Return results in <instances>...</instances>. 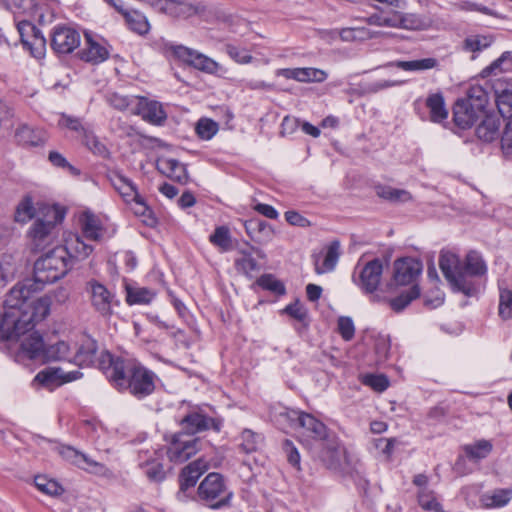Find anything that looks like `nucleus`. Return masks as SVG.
I'll use <instances>...</instances> for the list:
<instances>
[{
  "label": "nucleus",
  "instance_id": "nucleus-57",
  "mask_svg": "<svg viewBox=\"0 0 512 512\" xmlns=\"http://www.w3.org/2000/svg\"><path fill=\"white\" fill-rule=\"evenodd\" d=\"M257 284L268 291H271L277 295H283L285 294V286L284 284L277 280L273 275L271 274H265L262 275L257 280Z\"/></svg>",
  "mask_w": 512,
  "mask_h": 512
},
{
  "label": "nucleus",
  "instance_id": "nucleus-14",
  "mask_svg": "<svg viewBox=\"0 0 512 512\" xmlns=\"http://www.w3.org/2000/svg\"><path fill=\"white\" fill-rule=\"evenodd\" d=\"M180 426L184 434L194 436L196 433L210 429L219 432L222 421L219 418L206 415L201 410H192L180 420Z\"/></svg>",
  "mask_w": 512,
  "mask_h": 512
},
{
  "label": "nucleus",
  "instance_id": "nucleus-54",
  "mask_svg": "<svg viewBox=\"0 0 512 512\" xmlns=\"http://www.w3.org/2000/svg\"><path fill=\"white\" fill-rule=\"evenodd\" d=\"M496 105L503 119L512 117V91L503 90L496 96Z\"/></svg>",
  "mask_w": 512,
  "mask_h": 512
},
{
  "label": "nucleus",
  "instance_id": "nucleus-35",
  "mask_svg": "<svg viewBox=\"0 0 512 512\" xmlns=\"http://www.w3.org/2000/svg\"><path fill=\"white\" fill-rule=\"evenodd\" d=\"M126 301L129 305L149 304L156 296V293L145 287H127Z\"/></svg>",
  "mask_w": 512,
  "mask_h": 512
},
{
  "label": "nucleus",
  "instance_id": "nucleus-8",
  "mask_svg": "<svg viewBox=\"0 0 512 512\" xmlns=\"http://www.w3.org/2000/svg\"><path fill=\"white\" fill-rule=\"evenodd\" d=\"M85 292L92 309L104 319H109L114 313V307L119 305L115 294L98 280L87 281Z\"/></svg>",
  "mask_w": 512,
  "mask_h": 512
},
{
  "label": "nucleus",
  "instance_id": "nucleus-48",
  "mask_svg": "<svg viewBox=\"0 0 512 512\" xmlns=\"http://www.w3.org/2000/svg\"><path fill=\"white\" fill-rule=\"evenodd\" d=\"M499 291V316L503 320H509L512 318V290L500 286Z\"/></svg>",
  "mask_w": 512,
  "mask_h": 512
},
{
  "label": "nucleus",
  "instance_id": "nucleus-22",
  "mask_svg": "<svg viewBox=\"0 0 512 512\" xmlns=\"http://www.w3.org/2000/svg\"><path fill=\"white\" fill-rule=\"evenodd\" d=\"M44 349L45 346L42 336L34 331L21 342L17 360L20 361L27 358L30 360L43 361Z\"/></svg>",
  "mask_w": 512,
  "mask_h": 512
},
{
  "label": "nucleus",
  "instance_id": "nucleus-33",
  "mask_svg": "<svg viewBox=\"0 0 512 512\" xmlns=\"http://www.w3.org/2000/svg\"><path fill=\"white\" fill-rule=\"evenodd\" d=\"M378 197L392 203H405L411 200V194L407 190L398 189L387 185H378L375 187Z\"/></svg>",
  "mask_w": 512,
  "mask_h": 512
},
{
  "label": "nucleus",
  "instance_id": "nucleus-59",
  "mask_svg": "<svg viewBox=\"0 0 512 512\" xmlns=\"http://www.w3.org/2000/svg\"><path fill=\"white\" fill-rule=\"evenodd\" d=\"M235 266L238 271L250 277L252 272L259 270L257 261L250 254L245 252H243L241 258L236 259Z\"/></svg>",
  "mask_w": 512,
  "mask_h": 512
},
{
  "label": "nucleus",
  "instance_id": "nucleus-18",
  "mask_svg": "<svg viewBox=\"0 0 512 512\" xmlns=\"http://www.w3.org/2000/svg\"><path fill=\"white\" fill-rule=\"evenodd\" d=\"M82 376L79 371L64 372L61 368L48 367L36 374L33 382L40 386L53 389L64 383L79 379Z\"/></svg>",
  "mask_w": 512,
  "mask_h": 512
},
{
  "label": "nucleus",
  "instance_id": "nucleus-63",
  "mask_svg": "<svg viewBox=\"0 0 512 512\" xmlns=\"http://www.w3.org/2000/svg\"><path fill=\"white\" fill-rule=\"evenodd\" d=\"M60 454L64 459L71 461L79 468L84 467V460L87 456L86 454H83L70 446L62 447L60 449Z\"/></svg>",
  "mask_w": 512,
  "mask_h": 512
},
{
  "label": "nucleus",
  "instance_id": "nucleus-61",
  "mask_svg": "<svg viewBox=\"0 0 512 512\" xmlns=\"http://www.w3.org/2000/svg\"><path fill=\"white\" fill-rule=\"evenodd\" d=\"M338 332L345 341H350L355 334V326L352 318L341 316L338 318Z\"/></svg>",
  "mask_w": 512,
  "mask_h": 512
},
{
  "label": "nucleus",
  "instance_id": "nucleus-38",
  "mask_svg": "<svg viewBox=\"0 0 512 512\" xmlns=\"http://www.w3.org/2000/svg\"><path fill=\"white\" fill-rule=\"evenodd\" d=\"M58 126L60 128H66L70 131H73L77 134L81 140L85 137V135L91 129L89 126H86L82 123V120L78 117H74L65 113L60 114V118L58 120Z\"/></svg>",
  "mask_w": 512,
  "mask_h": 512
},
{
  "label": "nucleus",
  "instance_id": "nucleus-6",
  "mask_svg": "<svg viewBox=\"0 0 512 512\" xmlns=\"http://www.w3.org/2000/svg\"><path fill=\"white\" fill-rule=\"evenodd\" d=\"M166 57L174 58L205 73L214 74L219 64L212 58L184 45L164 41L161 46Z\"/></svg>",
  "mask_w": 512,
  "mask_h": 512
},
{
  "label": "nucleus",
  "instance_id": "nucleus-17",
  "mask_svg": "<svg viewBox=\"0 0 512 512\" xmlns=\"http://www.w3.org/2000/svg\"><path fill=\"white\" fill-rule=\"evenodd\" d=\"M80 45V34L68 26H56L51 34V47L57 54L72 53Z\"/></svg>",
  "mask_w": 512,
  "mask_h": 512
},
{
  "label": "nucleus",
  "instance_id": "nucleus-24",
  "mask_svg": "<svg viewBox=\"0 0 512 512\" xmlns=\"http://www.w3.org/2000/svg\"><path fill=\"white\" fill-rule=\"evenodd\" d=\"M279 75L287 78L294 79L299 82H323L327 79V73L324 70L306 67V68H286L278 72Z\"/></svg>",
  "mask_w": 512,
  "mask_h": 512
},
{
  "label": "nucleus",
  "instance_id": "nucleus-37",
  "mask_svg": "<svg viewBox=\"0 0 512 512\" xmlns=\"http://www.w3.org/2000/svg\"><path fill=\"white\" fill-rule=\"evenodd\" d=\"M70 347L64 341H58L44 349L43 362L70 360Z\"/></svg>",
  "mask_w": 512,
  "mask_h": 512
},
{
  "label": "nucleus",
  "instance_id": "nucleus-11",
  "mask_svg": "<svg viewBox=\"0 0 512 512\" xmlns=\"http://www.w3.org/2000/svg\"><path fill=\"white\" fill-rule=\"evenodd\" d=\"M296 432L300 441L311 449L333 433L327 429L323 422L305 412H303L300 422H298Z\"/></svg>",
  "mask_w": 512,
  "mask_h": 512
},
{
  "label": "nucleus",
  "instance_id": "nucleus-55",
  "mask_svg": "<svg viewBox=\"0 0 512 512\" xmlns=\"http://www.w3.org/2000/svg\"><path fill=\"white\" fill-rule=\"evenodd\" d=\"M361 381L376 392H383L389 387V379L384 374H366Z\"/></svg>",
  "mask_w": 512,
  "mask_h": 512
},
{
  "label": "nucleus",
  "instance_id": "nucleus-42",
  "mask_svg": "<svg viewBox=\"0 0 512 512\" xmlns=\"http://www.w3.org/2000/svg\"><path fill=\"white\" fill-rule=\"evenodd\" d=\"M123 16L133 31L139 34H145L149 31V22L144 14L136 10H129L123 12Z\"/></svg>",
  "mask_w": 512,
  "mask_h": 512
},
{
  "label": "nucleus",
  "instance_id": "nucleus-3",
  "mask_svg": "<svg viewBox=\"0 0 512 512\" xmlns=\"http://www.w3.org/2000/svg\"><path fill=\"white\" fill-rule=\"evenodd\" d=\"M439 267L452 289L468 297L478 293L477 279L487 273V265L476 251L468 252L463 260L452 252H441Z\"/></svg>",
  "mask_w": 512,
  "mask_h": 512
},
{
  "label": "nucleus",
  "instance_id": "nucleus-36",
  "mask_svg": "<svg viewBox=\"0 0 512 512\" xmlns=\"http://www.w3.org/2000/svg\"><path fill=\"white\" fill-rule=\"evenodd\" d=\"M463 449L469 459L479 461L491 453L493 445L490 441L481 439L474 444L465 445Z\"/></svg>",
  "mask_w": 512,
  "mask_h": 512
},
{
  "label": "nucleus",
  "instance_id": "nucleus-30",
  "mask_svg": "<svg viewBox=\"0 0 512 512\" xmlns=\"http://www.w3.org/2000/svg\"><path fill=\"white\" fill-rule=\"evenodd\" d=\"M110 181L113 187L127 203H130L132 199L140 195L137 191L136 185L121 173H113L110 177Z\"/></svg>",
  "mask_w": 512,
  "mask_h": 512
},
{
  "label": "nucleus",
  "instance_id": "nucleus-26",
  "mask_svg": "<svg viewBox=\"0 0 512 512\" xmlns=\"http://www.w3.org/2000/svg\"><path fill=\"white\" fill-rule=\"evenodd\" d=\"M157 169L167 177L179 183H186L188 173L184 164L174 158H160Z\"/></svg>",
  "mask_w": 512,
  "mask_h": 512
},
{
  "label": "nucleus",
  "instance_id": "nucleus-45",
  "mask_svg": "<svg viewBox=\"0 0 512 512\" xmlns=\"http://www.w3.org/2000/svg\"><path fill=\"white\" fill-rule=\"evenodd\" d=\"M464 100H468L476 109L484 113V109L488 102V94L485 89L479 85L471 86Z\"/></svg>",
  "mask_w": 512,
  "mask_h": 512
},
{
  "label": "nucleus",
  "instance_id": "nucleus-40",
  "mask_svg": "<svg viewBox=\"0 0 512 512\" xmlns=\"http://www.w3.org/2000/svg\"><path fill=\"white\" fill-rule=\"evenodd\" d=\"M420 296V288L413 285L409 290L401 293L399 296L389 299V305L395 312L404 310L414 299Z\"/></svg>",
  "mask_w": 512,
  "mask_h": 512
},
{
  "label": "nucleus",
  "instance_id": "nucleus-23",
  "mask_svg": "<svg viewBox=\"0 0 512 512\" xmlns=\"http://www.w3.org/2000/svg\"><path fill=\"white\" fill-rule=\"evenodd\" d=\"M302 414L303 411L289 409L287 407H279L272 410L271 417L279 429L283 431H296Z\"/></svg>",
  "mask_w": 512,
  "mask_h": 512
},
{
  "label": "nucleus",
  "instance_id": "nucleus-56",
  "mask_svg": "<svg viewBox=\"0 0 512 512\" xmlns=\"http://www.w3.org/2000/svg\"><path fill=\"white\" fill-rule=\"evenodd\" d=\"M81 141L95 155L105 157L108 154L106 146L98 139L91 129Z\"/></svg>",
  "mask_w": 512,
  "mask_h": 512
},
{
  "label": "nucleus",
  "instance_id": "nucleus-16",
  "mask_svg": "<svg viewBox=\"0 0 512 512\" xmlns=\"http://www.w3.org/2000/svg\"><path fill=\"white\" fill-rule=\"evenodd\" d=\"M422 262L418 259L405 257L394 262L393 280L396 285H417L415 282L422 273Z\"/></svg>",
  "mask_w": 512,
  "mask_h": 512
},
{
  "label": "nucleus",
  "instance_id": "nucleus-12",
  "mask_svg": "<svg viewBox=\"0 0 512 512\" xmlns=\"http://www.w3.org/2000/svg\"><path fill=\"white\" fill-rule=\"evenodd\" d=\"M199 447V438L181 432L172 436L166 454L171 462L183 463L195 455Z\"/></svg>",
  "mask_w": 512,
  "mask_h": 512
},
{
  "label": "nucleus",
  "instance_id": "nucleus-41",
  "mask_svg": "<svg viewBox=\"0 0 512 512\" xmlns=\"http://www.w3.org/2000/svg\"><path fill=\"white\" fill-rule=\"evenodd\" d=\"M15 138L23 146H38L42 142L40 132L28 125H21L15 132Z\"/></svg>",
  "mask_w": 512,
  "mask_h": 512
},
{
  "label": "nucleus",
  "instance_id": "nucleus-53",
  "mask_svg": "<svg viewBox=\"0 0 512 512\" xmlns=\"http://www.w3.org/2000/svg\"><path fill=\"white\" fill-rule=\"evenodd\" d=\"M240 448L245 453H252L257 450L262 438L261 435L253 432L250 429H245L240 436Z\"/></svg>",
  "mask_w": 512,
  "mask_h": 512
},
{
  "label": "nucleus",
  "instance_id": "nucleus-32",
  "mask_svg": "<svg viewBox=\"0 0 512 512\" xmlns=\"http://www.w3.org/2000/svg\"><path fill=\"white\" fill-rule=\"evenodd\" d=\"M340 256V243L333 241L327 247V251L322 265H319L318 260L315 261V272L317 274H324L334 270Z\"/></svg>",
  "mask_w": 512,
  "mask_h": 512
},
{
  "label": "nucleus",
  "instance_id": "nucleus-34",
  "mask_svg": "<svg viewBox=\"0 0 512 512\" xmlns=\"http://www.w3.org/2000/svg\"><path fill=\"white\" fill-rule=\"evenodd\" d=\"M82 231L86 239L98 241L102 237L100 220L92 213H85L82 218Z\"/></svg>",
  "mask_w": 512,
  "mask_h": 512
},
{
  "label": "nucleus",
  "instance_id": "nucleus-5",
  "mask_svg": "<svg viewBox=\"0 0 512 512\" xmlns=\"http://www.w3.org/2000/svg\"><path fill=\"white\" fill-rule=\"evenodd\" d=\"M71 257L68 248L56 246L45 253L34 264V276L30 278L36 285L44 286L63 278L69 271Z\"/></svg>",
  "mask_w": 512,
  "mask_h": 512
},
{
  "label": "nucleus",
  "instance_id": "nucleus-4",
  "mask_svg": "<svg viewBox=\"0 0 512 512\" xmlns=\"http://www.w3.org/2000/svg\"><path fill=\"white\" fill-rule=\"evenodd\" d=\"M64 217L65 211L60 206L39 205L36 219L27 232L30 247L40 251L55 244L58 241Z\"/></svg>",
  "mask_w": 512,
  "mask_h": 512
},
{
  "label": "nucleus",
  "instance_id": "nucleus-20",
  "mask_svg": "<svg viewBox=\"0 0 512 512\" xmlns=\"http://www.w3.org/2000/svg\"><path fill=\"white\" fill-rule=\"evenodd\" d=\"M484 113L476 109L468 100L458 99L453 107V120L455 124L467 129L473 126Z\"/></svg>",
  "mask_w": 512,
  "mask_h": 512
},
{
  "label": "nucleus",
  "instance_id": "nucleus-64",
  "mask_svg": "<svg viewBox=\"0 0 512 512\" xmlns=\"http://www.w3.org/2000/svg\"><path fill=\"white\" fill-rule=\"evenodd\" d=\"M283 312L302 323H305L308 315L307 309L299 301L287 305Z\"/></svg>",
  "mask_w": 512,
  "mask_h": 512
},
{
  "label": "nucleus",
  "instance_id": "nucleus-15",
  "mask_svg": "<svg viewBox=\"0 0 512 512\" xmlns=\"http://www.w3.org/2000/svg\"><path fill=\"white\" fill-rule=\"evenodd\" d=\"M356 269H359L358 278H354V282L358 285L365 293H374L381 281L383 274V261L379 258H375L361 268L357 265Z\"/></svg>",
  "mask_w": 512,
  "mask_h": 512
},
{
  "label": "nucleus",
  "instance_id": "nucleus-43",
  "mask_svg": "<svg viewBox=\"0 0 512 512\" xmlns=\"http://www.w3.org/2000/svg\"><path fill=\"white\" fill-rule=\"evenodd\" d=\"M37 213L38 208L34 207L32 198L30 196H25L16 207L15 221L26 223L33 218L36 219Z\"/></svg>",
  "mask_w": 512,
  "mask_h": 512
},
{
  "label": "nucleus",
  "instance_id": "nucleus-19",
  "mask_svg": "<svg viewBox=\"0 0 512 512\" xmlns=\"http://www.w3.org/2000/svg\"><path fill=\"white\" fill-rule=\"evenodd\" d=\"M208 470V463L199 458L185 466L179 475L180 491L178 498L182 499L185 492L194 487L200 476Z\"/></svg>",
  "mask_w": 512,
  "mask_h": 512
},
{
  "label": "nucleus",
  "instance_id": "nucleus-39",
  "mask_svg": "<svg viewBox=\"0 0 512 512\" xmlns=\"http://www.w3.org/2000/svg\"><path fill=\"white\" fill-rule=\"evenodd\" d=\"M139 466L145 476L152 482H161L166 477L163 464L159 459L153 458L147 460L144 463H140Z\"/></svg>",
  "mask_w": 512,
  "mask_h": 512
},
{
  "label": "nucleus",
  "instance_id": "nucleus-10",
  "mask_svg": "<svg viewBox=\"0 0 512 512\" xmlns=\"http://www.w3.org/2000/svg\"><path fill=\"white\" fill-rule=\"evenodd\" d=\"M314 448L318 449V457L321 462L330 470L344 472L347 464L346 450L340 443L335 433L326 437Z\"/></svg>",
  "mask_w": 512,
  "mask_h": 512
},
{
  "label": "nucleus",
  "instance_id": "nucleus-44",
  "mask_svg": "<svg viewBox=\"0 0 512 512\" xmlns=\"http://www.w3.org/2000/svg\"><path fill=\"white\" fill-rule=\"evenodd\" d=\"M129 204H132V210L135 215L143 218V222L149 226H153L156 223V219L153 216V211L151 208L145 203L144 199L141 195L135 197L130 201Z\"/></svg>",
  "mask_w": 512,
  "mask_h": 512
},
{
  "label": "nucleus",
  "instance_id": "nucleus-27",
  "mask_svg": "<svg viewBox=\"0 0 512 512\" xmlns=\"http://www.w3.org/2000/svg\"><path fill=\"white\" fill-rule=\"evenodd\" d=\"M162 13L180 19H188L199 13V8L184 0H167Z\"/></svg>",
  "mask_w": 512,
  "mask_h": 512
},
{
  "label": "nucleus",
  "instance_id": "nucleus-1",
  "mask_svg": "<svg viewBox=\"0 0 512 512\" xmlns=\"http://www.w3.org/2000/svg\"><path fill=\"white\" fill-rule=\"evenodd\" d=\"M43 287L25 279L15 285L4 300V313L0 319V342L18 339L44 320L52 304L51 296L32 299V294Z\"/></svg>",
  "mask_w": 512,
  "mask_h": 512
},
{
  "label": "nucleus",
  "instance_id": "nucleus-51",
  "mask_svg": "<svg viewBox=\"0 0 512 512\" xmlns=\"http://www.w3.org/2000/svg\"><path fill=\"white\" fill-rule=\"evenodd\" d=\"M210 242L221 248L223 251H228L231 248V236L229 229L225 226L217 227L213 234L209 237Z\"/></svg>",
  "mask_w": 512,
  "mask_h": 512
},
{
  "label": "nucleus",
  "instance_id": "nucleus-47",
  "mask_svg": "<svg viewBox=\"0 0 512 512\" xmlns=\"http://www.w3.org/2000/svg\"><path fill=\"white\" fill-rule=\"evenodd\" d=\"M512 498V489H495L491 495L484 496V503L489 507H501L506 505Z\"/></svg>",
  "mask_w": 512,
  "mask_h": 512
},
{
  "label": "nucleus",
  "instance_id": "nucleus-46",
  "mask_svg": "<svg viewBox=\"0 0 512 512\" xmlns=\"http://www.w3.org/2000/svg\"><path fill=\"white\" fill-rule=\"evenodd\" d=\"M512 70V51H506L483 70L486 75Z\"/></svg>",
  "mask_w": 512,
  "mask_h": 512
},
{
  "label": "nucleus",
  "instance_id": "nucleus-2",
  "mask_svg": "<svg viewBox=\"0 0 512 512\" xmlns=\"http://www.w3.org/2000/svg\"><path fill=\"white\" fill-rule=\"evenodd\" d=\"M99 364L111 385L120 392L128 391L137 399H143L155 390V374L134 359L105 353Z\"/></svg>",
  "mask_w": 512,
  "mask_h": 512
},
{
  "label": "nucleus",
  "instance_id": "nucleus-60",
  "mask_svg": "<svg viewBox=\"0 0 512 512\" xmlns=\"http://www.w3.org/2000/svg\"><path fill=\"white\" fill-rule=\"evenodd\" d=\"M218 131L216 122L210 119H200L196 125V132L201 139L209 140Z\"/></svg>",
  "mask_w": 512,
  "mask_h": 512
},
{
  "label": "nucleus",
  "instance_id": "nucleus-58",
  "mask_svg": "<svg viewBox=\"0 0 512 512\" xmlns=\"http://www.w3.org/2000/svg\"><path fill=\"white\" fill-rule=\"evenodd\" d=\"M492 42L493 39L490 36L475 35L466 38L464 46L465 49L468 51L479 52L489 47L492 44Z\"/></svg>",
  "mask_w": 512,
  "mask_h": 512
},
{
  "label": "nucleus",
  "instance_id": "nucleus-52",
  "mask_svg": "<svg viewBox=\"0 0 512 512\" xmlns=\"http://www.w3.org/2000/svg\"><path fill=\"white\" fill-rule=\"evenodd\" d=\"M419 505L427 510L433 512H443L441 504L437 501L432 491L428 489H420L418 492Z\"/></svg>",
  "mask_w": 512,
  "mask_h": 512
},
{
  "label": "nucleus",
  "instance_id": "nucleus-21",
  "mask_svg": "<svg viewBox=\"0 0 512 512\" xmlns=\"http://www.w3.org/2000/svg\"><path fill=\"white\" fill-rule=\"evenodd\" d=\"M137 101L136 113L143 120L155 125H160L166 120L167 115L160 102L148 100L144 97L138 98Z\"/></svg>",
  "mask_w": 512,
  "mask_h": 512
},
{
  "label": "nucleus",
  "instance_id": "nucleus-50",
  "mask_svg": "<svg viewBox=\"0 0 512 512\" xmlns=\"http://www.w3.org/2000/svg\"><path fill=\"white\" fill-rule=\"evenodd\" d=\"M34 482L39 491L49 496H58L63 492V488L58 482L45 476H36Z\"/></svg>",
  "mask_w": 512,
  "mask_h": 512
},
{
  "label": "nucleus",
  "instance_id": "nucleus-7",
  "mask_svg": "<svg viewBox=\"0 0 512 512\" xmlns=\"http://www.w3.org/2000/svg\"><path fill=\"white\" fill-rule=\"evenodd\" d=\"M232 495L223 476L216 472L209 473L198 487L199 499L212 509L229 505Z\"/></svg>",
  "mask_w": 512,
  "mask_h": 512
},
{
  "label": "nucleus",
  "instance_id": "nucleus-28",
  "mask_svg": "<svg viewBox=\"0 0 512 512\" xmlns=\"http://www.w3.org/2000/svg\"><path fill=\"white\" fill-rule=\"evenodd\" d=\"M501 119L495 114H486L476 128L477 136L486 142L495 140L499 135Z\"/></svg>",
  "mask_w": 512,
  "mask_h": 512
},
{
  "label": "nucleus",
  "instance_id": "nucleus-29",
  "mask_svg": "<svg viewBox=\"0 0 512 512\" xmlns=\"http://www.w3.org/2000/svg\"><path fill=\"white\" fill-rule=\"evenodd\" d=\"M425 103L429 109V117L432 122L441 123L447 119L448 110L441 92L430 94Z\"/></svg>",
  "mask_w": 512,
  "mask_h": 512
},
{
  "label": "nucleus",
  "instance_id": "nucleus-62",
  "mask_svg": "<svg viewBox=\"0 0 512 512\" xmlns=\"http://www.w3.org/2000/svg\"><path fill=\"white\" fill-rule=\"evenodd\" d=\"M225 51L238 63L247 64L252 61V56L245 49L239 48L233 44H226Z\"/></svg>",
  "mask_w": 512,
  "mask_h": 512
},
{
  "label": "nucleus",
  "instance_id": "nucleus-25",
  "mask_svg": "<svg viewBox=\"0 0 512 512\" xmlns=\"http://www.w3.org/2000/svg\"><path fill=\"white\" fill-rule=\"evenodd\" d=\"M86 47L81 51V59L93 64L108 59L109 50L101 42L95 40L90 33H85Z\"/></svg>",
  "mask_w": 512,
  "mask_h": 512
},
{
  "label": "nucleus",
  "instance_id": "nucleus-31",
  "mask_svg": "<svg viewBox=\"0 0 512 512\" xmlns=\"http://www.w3.org/2000/svg\"><path fill=\"white\" fill-rule=\"evenodd\" d=\"M97 343L92 339H87L77 350L74 361L80 366L93 365L97 360Z\"/></svg>",
  "mask_w": 512,
  "mask_h": 512
},
{
  "label": "nucleus",
  "instance_id": "nucleus-13",
  "mask_svg": "<svg viewBox=\"0 0 512 512\" xmlns=\"http://www.w3.org/2000/svg\"><path fill=\"white\" fill-rule=\"evenodd\" d=\"M17 30L23 46L35 58H42L46 52V39L40 29L29 21H19Z\"/></svg>",
  "mask_w": 512,
  "mask_h": 512
},
{
  "label": "nucleus",
  "instance_id": "nucleus-9",
  "mask_svg": "<svg viewBox=\"0 0 512 512\" xmlns=\"http://www.w3.org/2000/svg\"><path fill=\"white\" fill-rule=\"evenodd\" d=\"M367 22L376 26L402 28L408 30L422 29L425 25L424 19L418 14L402 13L399 11H381L380 13H375L368 17Z\"/></svg>",
  "mask_w": 512,
  "mask_h": 512
},
{
  "label": "nucleus",
  "instance_id": "nucleus-49",
  "mask_svg": "<svg viewBox=\"0 0 512 512\" xmlns=\"http://www.w3.org/2000/svg\"><path fill=\"white\" fill-rule=\"evenodd\" d=\"M81 469L87 471L88 473H91V474H94L96 476H100V477H103L106 479L114 478V473L111 469H109L103 463L93 460L89 456H86V458L84 460V467H81Z\"/></svg>",
  "mask_w": 512,
  "mask_h": 512
}]
</instances>
